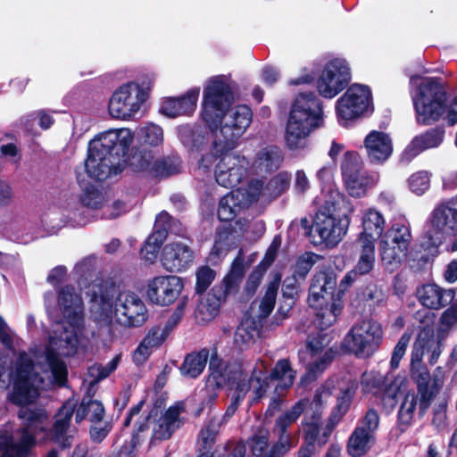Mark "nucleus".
<instances>
[{"mask_svg":"<svg viewBox=\"0 0 457 457\" xmlns=\"http://www.w3.org/2000/svg\"><path fill=\"white\" fill-rule=\"evenodd\" d=\"M58 311L63 324H58L49 336L44 350L20 353L10 373L12 382L11 400L18 405L33 403L42 390L62 386L67 379V367L60 356H71L89 344V332L84 325V304L72 286L58 291Z\"/></svg>","mask_w":457,"mask_h":457,"instance_id":"nucleus-1","label":"nucleus"},{"mask_svg":"<svg viewBox=\"0 0 457 457\" xmlns=\"http://www.w3.org/2000/svg\"><path fill=\"white\" fill-rule=\"evenodd\" d=\"M234 87L235 82L227 75L211 77L204 87L202 119L214 133L213 150H233L252 122L248 106L228 108L234 101Z\"/></svg>","mask_w":457,"mask_h":457,"instance_id":"nucleus-2","label":"nucleus"},{"mask_svg":"<svg viewBox=\"0 0 457 457\" xmlns=\"http://www.w3.org/2000/svg\"><path fill=\"white\" fill-rule=\"evenodd\" d=\"M411 374L416 383L417 393L414 390H406L407 380L397 377L388 386L382 398L385 408L388 410L394 409L396 397L400 398L397 424L402 431H405L412 424L416 413L420 417L425 415L445 384V372L440 367L435 370L431 377L422 361L413 365L412 356Z\"/></svg>","mask_w":457,"mask_h":457,"instance_id":"nucleus-3","label":"nucleus"},{"mask_svg":"<svg viewBox=\"0 0 457 457\" xmlns=\"http://www.w3.org/2000/svg\"><path fill=\"white\" fill-rule=\"evenodd\" d=\"M92 318L104 325L117 322L126 327L142 325L147 310L141 298L129 291L120 292L113 283L100 278L92 281L86 291Z\"/></svg>","mask_w":457,"mask_h":457,"instance_id":"nucleus-4","label":"nucleus"},{"mask_svg":"<svg viewBox=\"0 0 457 457\" xmlns=\"http://www.w3.org/2000/svg\"><path fill=\"white\" fill-rule=\"evenodd\" d=\"M134 134L129 129H110L96 135L88 144L85 168L88 176L104 180L122 170L124 157L133 142Z\"/></svg>","mask_w":457,"mask_h":457,"instance_id":"nucleus-5","label":"nucleus"},{"mask_svg":"<svg viewBox=\"0 0 457 457\" xmlns=\"http://www.w3.org/2000/svg\"><path fill=\"white\" fill-rule=\"evenodd\" d=\"M324 125L321 101L313 92L300 93L292 103L287 120L284 140L291 151L307 148L311 134Z\"/></svg>","mask_w":457,"mask_h":457,"instance_id":"nucleus-6","label":"nucleus"},{"mask_svg":"<svg viewBox=\"0 0 457 457\" xmlns=\"http://www.w3.org/2000/svg\"><path fill=\"white\" fill-rule=\"evenodd\" d=\"M356 388V381L350 378L342 380L331 378L317 390L313 400L309 402L310 410L306 411L304 420L302 422L304 433L303 444L315 445V443L318 442V445L321 446L326 443V438L322 440L319 438L323 405L327 403L332 392L338 390L337 408L345 411Z\"/></svg>","mask_w":457,"mask_h":457,"instance_id":"nucleus-7","label":"nucleus"},{"mask_svg":"<svg viewBox=\"0 0 457 457\" xmlns=\"http://www.w3.org/2000/svg\"><path fill=\"white\" fill-rule=\"evenodd\" d=\"M19 428L0 431V457H29L36 445V436L46 429V414L43 410L21 409Z\"/></svg>","mask_w":457,"mask_h":457,"instance_id":"nucleus-8","label":"nucleus"},{"mask_svg":"<svg viewBox=\"0 0 457 457\" xmlns=\"http://www.w3.org/2000/svg\"><path fill=\"white\" fill-rule=\"evenodd\" d=\"M410 85L418 123L428 125L437 121L445 105V92L440 79L413 75Z\"/></svg>","mask_w":457,"mask_h":457,"instance_id":"nucleus-9","label":"nucleus"},{"mask_svg":"<svg viewBox=\"0 0 457 457\" xmlns=\"http://www.w3.org/2000/svg\"><path fill=\"white\" fill-rule=\"evenodd\" d=\"M154 82V76L146 75L118 87L109 100L110 115L121 120L134 118L147 100Z\"/></svg>","mask_w":457,"mask_h":457,"instance_id":"nucleus-10","label":"nucleus"},{"mask_svg":"<svg viewBox=\"0 0 457 457\" xmlns=\"http://www.w3.org/2000/svg\"><path fill=\"white\" fill-rule=\"evenodd\" d=\"M244 275V258L239 253L234 260L229 272L223 278L222 286L214 287L199 302L196 310L197 318L204 322L213 320L220 312V308L228 296L237 292Z\"/></svg>","mask_w":457,"mask_h":457,"instance_id":"nucleus-11","label":"nucleus"},{"mask_svg":"<svg viewBox=\"0 0 457 457\" xmlns=\"http://www.w3.org/2000/svg\"><path fill=\"white\" fill-rule=\"evenodd\" d=\"M457 232V199L438 204L430 213L424 227L422 243L429 253L436 251L446 238Z\"/></svg>","mask_w":457,"mask_h":457,"instance_id":"nucleus-12","label":"nucleus"},{"mask_svg":"<svg viewBox=\"0 0 457 457\" xmlns=\"http://www.w3.org/2000/svg\"><path fill=\"white\" fill-rule=\"evenodd\" d=\"M456 326L457 305H453L443 312L436 332L428 327L422 328L418 334L411 351L413 365L422 361L426 352L430 353L429 362L436 363L444 349L443 340L447 337L448 331Z\"/></svg>","mask_w":457,"mask_h":457,"instance_id":"nucleus-13","label":"nucleus"},{"mask_svg":"<svg viewBox=\"0 0 457 457\" xmlns=\"http://www.w3.org/2000/svg\"><path fill=\"white\" fill-rule=\"evenodd\" d=\"M202 157L198 163V170L206 172L212 166L214 161L219 159L215 170V178L218 184L224 187L237 186L246 176L249 162L245 156L236 154L232 150H213Z\"/></svg>","mask_w":457,"mask_h":457,"instance_id":"nucleus-14","label":"nucleus"},{"mask_svg":"<svg viewBox=\"0 0 457 457\" xmlns=\"http://www.w3.org/2000/svg\"><path fill=\"white\" fill-rule=\"evenodd\" d=\"M341 171L345 189L354 198L364 197L380 179L379 173L363 169L362 160L360 154L354 151L344 154Z\"/></svg>","mask_w":457,"mask_h":457,"instance_id":"nucleus-15","label":"nucleus"},{"mask_svg":"<svg viewBox=\"0 0 457 457\" xmlns=\"http://www.w3.org/2000/svg\"><path fill=\"white\" fill-rule=\"evenodd\" d=\"M382 339L380 323L372 319H363L353 324L345 337L343 345L357 357L367 358L377 351Z\"/></svg>","mask_w":457,"mask_h":457,"instance_id":"nucleus-16","label":"nucleus"},{"mask_svg":"<svg viewBox=\"0 0 457 457\" xmlns=\"http://www.w3.org/2000/svg\"><path fill=\"white\" fill-rule=\"evenodd\" d=\"M412 241L411 224L408 220L395 222L378 242L381 261L386 268L401 263L407 256Z\"/></svg>","mask_w":457,"mask_h":457,"instance_id":"nucleus-17","label":"nucleus"},{"mask_svg":"<svg viewBox=\"0 0 457 457\" xmlns=\"http://www.w3.org/2000/svg\"><path fill=\"white\" fill-rule=\"evenodd\" d=\"M331 338L329 333L323 330L308 338L306 354L310 355L311 361L307 364L306 374L301 378L303 385L315 380L331 363L335 356V352L330 346Z\"/></svg>","mask_w":457,"mask_h":457,"instance_id":"nucleus-18","label":"nucleus"},{"mask_svg":"<svg viewBox=\"0 0 457 457\" xmlns=\"http://www.w3.org/2000/svg\"><path fill=\"white\" fill-rule=\"evenodd\" d=\"M371 107V91L369 87L361 84H353L337 101V115L340 125L346 126Z\"/></svg>","mask_w":457,"mask_h":457,"instance_id":"nucleus-19","label":"nucleus"},{"mask_svg":"<svg viewBox=\"0 0 457 457\" xmlns=\"http://www.w3.org/2000/svg\"><path fill=\"white\" fill-rule=\"evenodd\" d=\"M267 363L262 360H258L252 370L251 377L248 380L237 382L234 393L231 396V403L226 410L225 417L229 418L236 412L240 403L245 399L248 392L252 391L253 396L251 403H255L261 400L268 389V381L266 377Z\"/></svg>","mask_w":457,"mask_h":457,"instance_id":"nucleus-20","label":"nucleus"},{"mask_svg":"<svg viewBox=\"0 0 457 457\" xmlns=\"http://www.w3.org/2000/svg\"><path fill=\"white\" fill-rule=\"evenodd\" d=\"M351 80V69L346 60L333 58L324 65L317 80L319 94L328 99L342 92Z\"/></svg>","mask_w":457,"mask_h":457,"instance_id":"nucleus-21","label":"nucleus"},{"mask_svg":"<svg viewBox=\"0 0 457 457\" xmlns=\"http://www.w3.org/2000/svg\"><path fill=\"white\" fill-rule=\"evenodd\" d=\"M379 416L370 409L367 411L360 424L355 428L347 442V453L352 457L366 454L375 441L374 434L378 428Z\"/></svg>","mask_w":457,"mask_h":457,"instance_id":"nucleus-22","label":"nucleus"},{"mask_svg":"<svg viewBox=\"0 0 457 457\" xmlns=\"http://www.w3.org/2000/svg\"><path fill=\"white\" fill-rule=\"evenodd\" d=\"M184 284L175 275H160L153 278L146 285V297L154 304L168 306L181 294Z\"/></svg>","mask_w":457,"mask_h":457,"instance_id":"nucleus-23","label":"nucleus"},{"mask_svg":"<svg viewBox=\"0 0 457 457\" xmlns=\"http://www.w3.org/2000/svg\"><path fill=\"white\" fill-rule=\"evenodd\" d=\"M350 218L330 215L328 212H317L313 228L327 246H336L346 235Z\"/></svg>","mask_w":457,"mask_h":457,"instance_id":"nucleus-24","label":"nucleus"},{"mask_svg":"<svg viewBox=\"0 0 457 457\" xmlns=\"http://www.w3.org/2000/svg\"><path fill=\"white\" fill-rule=\"evenodd\" d=\"M130 166L136 172H142L152 177H165L179 170L177 161L170 158H155L150 152L135 154L130 159Z\"/></svg>","mask_w":457,"mask_h":457,"instance_id":"nucleus-25","label":"nucleus"},{"mask_svg":"<svg viewBox=\"0 0 457 457\" xmlns=\"http://www.w3.org/2000/svg\"><path fill=\"white\" fill-rule=\"evenodd\" d=\"M187 240H175L168 243L162 251V267L170 272H181L194 262V252Z\"/></svg>","mask_w":457,"mask_h":457,"instance_id":"nucleus-26","label":"nucleus"},{"mask_svg":"<svg viewBox=\"0 0 457 457\" xmlns=\"http://www.w3.org/2000/svg\"><path fill=\"white\" fill-rule=\"evenodd\" d=\"M209 370L210 375L207 379L209 387L220 388L228 385L230 389H235L237 382L247 380L239 365L228 364L216 355L211 357Z\"/></svg>","mask_w":457,"mask_h":457,"instance_id":"nucleus-27","label":"nucleus"},{"mask_svg":"<svg viewBox=\"0 0 457 457\" xmlns=\"http://www.w3.org/2000/svg\"><path fill=\"white\" fill-rule=\"evenodd\" d=\"M267 377V381L277 380L278 383L275 386L276 396L270 399V404L266 411V415L272 416L280 408L282 403V396L284 392L289 388L295 380V372L290 366L288 360H279L275 367L272 369L270 377Z\"/></svg>","mask_w":457,"mask_h":457,"instance_id":"nucleus-28","label":"nucleus"},{"mask_svg":"<svg viewBox=\"0 0 457 457\" xmlns=\"http://www.w3.org/2000/svg\"><path fill=\"white\" fill-rule=\"evenodd\" d=\"M290 179L291 175L288 172L283 171L267 182L258 179L253 180L247 187L250 199L254 202L259 200L270 201L287 189Z\"/></svg>","mask_w":457,"mask_h":457,"instance_id":"nucleus-29","label":"nucleus"},{"mask_svg":"<svg viewBox=\"0 0 457 457\" xmlns=\"http://www.w3.org/2000/svg\"><path fill=\"white\" fill-rule=\"evenodd\" d=\"M363 146L372 164H383L393 154L392 138L383 131H370L364 138Z\"/></svg>","mask_w":457,"mask_h":457,"instance_id":"nucleus-30","label":"nucleus"},{"mask_svg":"<svg viewBox=\"0 0 457 457\" xmlns=\"http://www.w3.org/2000/svg\"><path fill=\"white\" fill-rule=\"evenodd\" d=\"M200 88L194 87L179 97H167L162 102L160 112L169 118L192 114L199 97Z\"/></svg>","mask_w":457,"mask_h":457,"instance_id":"nucleus-31","label":"nucleus"},{"mask_svg":"<svg viewBox=\"0 0 457 457\" xmlns=\"http://www.w3.org/2000/svg\"><path fill=\"white\" fill-rule=\"evenodd\" d=\"M337 278L333 272H317L312 281L308 303L310 306H320L326 300L336 297L334 291Z\"/></svg>","mask_w":457,"mask_h":457,"instance_id":"nucleus-32","label":"nucleus"},{"mask_svg":"<svg viewBox=\"0 0 457 457\" xmlns=\"http://www.w3.org/2000/svg\"><path fill=\"white\" fill-rule=\"evenodd\" d=\"M253 202L250 199L247 188H237L221 198L218 217L220 220L230 221Z\"/></svg>","mask_w":457,"mask_h":457,"instance_id":"nucleus-33","label":"nucleus"},{"mask_svg":"<svg viewBox=\"0 0 457 457\" xmlns=\"http://www.w3.org/2000/svg\"><path fill=\"white\" fill-rule=\"evenodd\" d=\"M75 408L76 403L73 400L65 402L57 413L55 422L49 433L50 439L62 448L70 447L72 443V436L69 434V425Z\"/></svg>","mask_w":457,"mask_h":457,"instance_id":"nucleus-34","label":"nucleus"},{"mask_svg":"<svg viewBox=\"0 0 457 457\" xmlns=\"http://www.w3.org/2000/svg\"><path fill=\"white\" fill-rule=\"evenodd\" d=\"M321 192L324 200L317 212H328L330 215L350 218V214L354 211L353 203L337 187L321 188Z\"/></svg>","mask_w":457,"mask_h":457,"instance_id":"nucleus-35","label":"nucleus"},{"mask_svg":"<svg viewBox=\"0 0 457 457\" xmlns=\"http://www.w3.org/2000/svg\"><path fill=\"white\" fill-rule=\"evenodd\" d=\"M444 138L445 130L443 129H430L416 136L410 142L403 153V158L411 161L423 151L438 147L443 143Z\"/></svg>","mask_w":457,"mask_h":457,"instance_id":"nucleus-36","label":"nucleus"},{"mask_svg":"<svg viewBox=\"0 0 457 457\" xmlns=\"http://www.w3.org/2000/svg\"><path fill=\"white\" fill-rule=\"evenodd\" d=\"M420 303L428 308L438 310L453 302L455 293L453 289H444L436 284L423 285L417 289Z\"/></svg>","mask_w":457,"mask_h":457,"instance_id":"nucleus-37","label":"nucleus"},{"mask_svg":"<svg viewBox=\"0 0 457 457\" xmlns=\"http://www.w3.org/2000/svg\"><path fill=\"white\" fill-rule=\"evenodd\" d=\"M386 220L383 214L374 208H369L362 212L361 228L357 240L373 243L384 235Z\"/></svg>","mask_w":457,"mask_h":457,"instance_id":"nucleus-38","label":"nucleus"},{"mask_svg":"<svg viewBox=\"0 0 457 457\" xmlns=\"http://www.w3.org/2000/svg\"><path fill=\"white\" fill-rule=\"evenodd\" d=\"M183 410L182 403L170 406L158 420L153 422V436L159 440L170 437L173 432L178 429L182 423L180 414Z\"/></svg>","mask_w":457,"mask_h":457,"instance_id":"nucleus-39","label":"nucleus"},{"mask_svg":"<svg viewBox=\"0 0 457 457\" xmlns=\"http://www.w3.org/2000/svg\"><path fill=\"white\" fill-rule=\"evenodd\" d=\"M283 162L281 150L274 145L262 148L255 155L252 168L256 172H270L278 170Z\"/></svg>","mask_w":457,"mask_h":457,"instance_id":"nucleus-40","label":"nucleus"},{"mask_svg":"<svg viewBox=\"0 0 457 457\" xmlns=\"http://www.w3.org/2000/svg\"><path fill=\"white\" fill-rule=\"evenodd\" d=\"M310 307L316 310L315 322L321 330H324L337 321V317L342 312L343 303L339 296H336L326 300V303L320 306Z\"/></svg>","mask_w":457,"mask_h":457,"instance_id":"nucleus-41","label":"nucleus"},{"mask_svg":"<svg viewBox=\"0 0 457 457\" xmlns=\"http://www.w3.org/2000/svg\"><path fill=\"white\" fill-rule=\"evenodd\" d=\"M279 282L280 277L276 278L269 284L264 296L260 301H254L252 303V319L257 318L260 322L271 313L275 306Z\"/></svg>","mask_w":457,"mask_h":457,"instance_id":"nucleus-42","label":"nucleus"},{"mask_svg":"<svg viewBox=\"0 0 457 457\" xmlns=\"http://www.w3.org/2000/svg\"><path fill=\"white\" fill-rule=\"evenodd\" d=\"M104 416V408L101 402L85 396L76 410L75 420L81 422L87 418L92 423H99Z\"/></svg>","mask_w":457,"mask_h":457,"instance_id":"nucleus-43","label":"nucleus"},{"mask_svg":"<svg viewBox=\"0 0 457 457\" xmlns=\"http://www.w3.org/2000/svg\"><path fill=\"white\" fill-rule=\"evenodd\" d=\"M355 245L358 260L354 269L359 272V275L369 274L375 266V244L356 240Z\"/></svg>","mask_w":457,"mask_h":457,"instance_id":"nucleus-44","label":"nucleus"},{"mask_svg":"<svg viewBox=\"0 0 457 457\" xmlns=\"http://www.w3.org/2000/svg\"><path fill=\"white\" fill-rule=\"evenodd\" d=\"M208 357L209 352L205 349L188 354L180 368L181 374L191 378L198 377L204 370Z\"/></svg>","mask_w":457,"mask_h":457,"instance_id":"nucleus-45","label":"nucleus"},{"mask_svg":"<svg viewBox=\"0 0 457 457\" xmlns=\"http://www.w3.org/2000/svg\"><path fill=\"white\" fill-rule=\"evenodd\" d=\"M178 134L181 143L188 151H197L204 144V136L199 127L182 125L178 128Z\"/></svg>","mask_w":457,"mask_h":457,"instance_id":"nucleus-46","label":"nucleus"},{"mask_svg":"<svg viewBox=\"0 0 457 457\" xmlns=\"http://www.w3.org/2000/svg\"><path fill=\"white\" fill-rule=\"evenodd\" d=\"M309 405V400H299L289 410L279 415L274 424L273 429L280 431H288V428L293 425L305 411Z\"/></svg>","mask_w":457,"mask_h":457,"instance_id":"nucleus-47","label":"nucleus"},{"mask_svg":"<svg viewBox=\"0 0 457 457\" xmlns=\"http://www.w3.org/2000/svg\"><path fill=\"white\" fill-rule=\"evenodd\" d=\"M259 330L258 326L252 318H245L242 320L240 325L237 327L235 335L234 341L240 348L248 345L254 338L258 336Z\"/></svg>","mask_w":457,"mask_h":457,"instance_id":"nucleus-48","label":"nucleus"},{"mask_svg":"<svg viewBox=\"0 0 457 457\" xmlns=\"http://www.w3.org/2000/svg\"><path fill=\"white\" fill-rule=\"evenodd\" d=\"M219 427L220 421L216 419H212L201 429L197 444L199 445L200 450L205 452L203 453L202 454H209L207 452L212 447V445L215 443Z\"/></svg>","mask_w":457,"mask_h":457,"instance_id":"nucleus-49","label":"nucleus"},{"mask_svg":"<svg viewBox=\"0 0 457 457\" xmlns=\"http://www.w3.org/2000/svg\"><path fill=\"white\" fill-rule=\"evenodd\" d=\"M164 239L165 235L163 230L154 232L150 235L141 249L142 258L145 261L153 263L157 257L158 252Z\"/></svg>","mask_w":457,"mask_h":457,"instance_id":"nucleus-50","label":"nucleus"},{"mask_svg":"<svg viewBox=\"0 0 457 457\" xmlns=\"http://www.w3.org/2000/svg\"><path fill=\"white\" fill-rule=\"evenodd\" d=\"M361 386L364 393L373 395L383 394L388 386H385V378L382 374L375 371L365 372L361 378Z\"/></svg>","mask_w":457,"mask_h":457,"instance_id":"nucleus-51","label":"nucleus"},{"mask_svg":"<svg viewBox=\"0 0 457 457\" xmlns=\"http://www.w3.org/2000/svg\"><path fill=\"white\" fill-rule=\"evenodd\" d=\"M408 187L413 194L422 195L430 187V174L425 170L413 173L408 179Z\"/></svg>","mask_w":457,"mask_h":457,"instance_id":"nucleus-52","label":"nucleus"},{"mask_svg":"<svg viewBox=\"0 0 457 457\" xmlns=\"http://www.w3.org/2000/svg\"><path fill=\"white\" fill-rule=\"evenodd\" d=\"M139 137L145 144L159 145L163 141V131L160 126L150 123L140 129Z\"/></svg>","mask_w":457,"mask_h":457,"instance_id":"nucleus-53","label":"nucleus"},{"mask_svg":"<svg viewBox=\"0 0 457 457\" xmlns=\"http://www.w3.org/2000/svg\"><path fill=\"white\" fill-rule=\"evenodd\" d=\"M273 434L278 439L272 449L274 454L283 455L295 446L294 436L288 431L273 429Z\"/></svg>","mask_w":457,"mask_h":457,"instance_id":"nucleus-54","label":"nucleus"},{"mask_svg":"<svg viewBox=\"0 0 457 457\" xmlns=\"http://www.w3.org/2000/svg\"><path fill=\"white\" fill-rule=\"evenodd\" d=\"M81 204L90 209L101 208L105 201L104 195L94 187H87L80 196Z\"/></svg>","mask_w":457,"mask_h":457,"instance_id":"nucleus-55","label":"nucleus"},{"mask_svg":"<svg viewBox=\"0 0 457 457\" xmlns=\"http://www.w3.org/2000/svg\"><path fill=\"white\" fill-rule=\"evenodd\" d=\"M216 272L208 266L199 267L195 271L196 284L195 291L198 294L204 293L212 283Z\"/></svg>","mask_w":457,"mask_h":457,"instance_id":"nucleus-56","label":"nucleus"},{"mask_svg":"<svg viewBox=\"0 0 457 457\" xmlns=\"http://www.w3.org/2000/svg\"><path fill=\"white\" fill-rule=\"evenodd\" d=\"M120 355H116L104 366L93 365L88 369V373L94 378L93 382H97L101 379L107 378L112 371H114L120 361Z\"/></svg>","mask_w":457,"mask_h":457,"instance_id":"nucleus-57","label":"nucleus"},{"mask_svg":"<svg viewBox=\"0 0 457 457\" xmlns=\"http://www.w3.org/2000/svg\"><path fill=\"white\" fill-rule=\"evenodd\" d=\"M160 230L164 231L165 237H167L168 231L174 234L182 233V229L179 228L177 222L173 220L170 214L166 212H162L156 217L154 232Z\"/></svg>","mask_w":457,"mask_h":457,"instance_id":"nucleus-58","label":"nucleus"},{"mask_svg":"<svg viewBox=\"0 0 457 457\" xmlns=\"http://www.w3.org/2000/svg\"><path fill=\"white\" fill-rule=\"evenodd\" d=\"M229 235L228 233H219L216 236L214 245L210 253L212 259L224 256L229 250Z\"/></svg>","mask_w":457,"mask_h":457,"instance_id":"nucleus-59","label":"nucleus"},{"mask_svg":"<svg viewBox=\"0 0 457 457\" xmlns=\"http://www.w3.org/2000/svg\"><path fill=\"white\" fill-rule=\"evenodd\" d=\"M410 340L411 334L408 332L403 333L393 351L390 361L392 368L395 369L399 366L400 361L405 354Z\"/></svg>","mask_w":457,"mask_h":457,"instance_id":"nucleus-60","label":"nucleus"},{"mask_svg":"<svg viewBox=\"0 0 457 457\" xmlns=\"http://www.w3.org/2000/svg\"><path fill=\"white\" fill-rule=\"evenodd\" d=\"M269 431L259 430L250 440V447L254 455H261L268 447Z\"/></svg>","mask_w":457,"mask_h":457,"instance_id":"nucleus-61","label":"nucleus"},{"mask_svg":"<svg viewBox=\"0 0 457 457\" xmlns=\"http://www.w3.org/2000/svg\"><path fill=\"white\" fill-rule=\"evenodd\" d=\"M297 294L296 286H295V278H287L284 280L283 286H282V295L283 297L286 299V307L287 311H288L293 303H294V298L295 295Z\"/></svg>","mask_w":457,"mask_h":457,"instance_id":"nucleus-62","label":"nucleus"},{"mask_svg":"<svg viewBox=\"0 0 457 457\" xmlns=\"http://www.w3.org/2000/svg\"><path fill=\"white\" fill-rule=\"evenodd\" d=\"M447 419V403L446 401H439L434 407L433 424L438 428H444Z\"/></svg>","mask_w":457,"mask_h":457,"instance_id":"nucleus-63","label":"nucleus"},{"mask_svg":"<svg viewBox=\"0 0 457 457\" xmlns=\"http://www.w3.org/2000/svg\"><path fill=\"white\" fill-rule=\"evenodd\" d=\"M14 198V191L12 185L0 179V209L8 207Z\"/></svg>","mask_w":457,"mask_h":457,"instance_id":"nucleus-64","label":"nucleus"}]
</instances>
